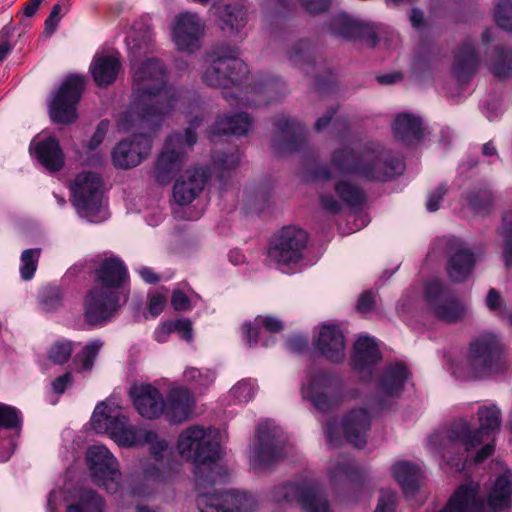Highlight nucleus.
<instances>
[{
	"label": "nucleus",
	"mask_w": 512,
	"mask_h": 512,
	"mask_svg": "<svg viewBox=\"0 0 512 512\" xmlns=\"http://www.w3.org/2000/svg\"><path fill=\"white\" fill-rule=\"evenodd\" d=\"M133 92L129 108L118 120L122 132H134L132 140L119 142L112 152L115 166L129 169L139 165L150 153L152 140L148 133L156 131L164 118L182 104L186 91L167 86L163 63L154 58L133 64Z\"/></svg>",
	"instance_id": "f257e3e1"
},
{
	"label": "nucleus",
	"mask_w": 512,
	"mask_h": 512,
	"mask_svg": "<svg viewBox=\"0 0 512 512\" xmlns=\"http://www.w3.org/2000/svg\"><path fill=\"white\" fill-rule=\"evenodd\" d=\"M221 435L218 429L192 425L178 436L176 448L182 458L194 464L199 512H255L257 501L245 491H221L215 485L227 477L219 462Z\"/></svg>",
	"instance_id": "f03ea898"
},
{
	"label": "nucleus",
	"mask_w": 512,
	"mask_h": 512,
	"mask_svg": "<svg viewBox=\"0 0 512 512\" xmlns=\"http://www.w3.org/2000/svg\"><path fill=\"white\" fill-rule=\"evenodd\" d=\"M237 48H218L207 57V66L202 72V81L221 88L223 98L232 107L262 106L282 97L285 83L273 76L251 82L248 66L239 57Z\"/></svg>",
	"instance_id": "7ed1b4c3"
},
{
	"label": "nucleus",
	"mask_w": 512,
	"mask_h": 512,
	"mask_svg": "<svg viewBox=\"0 0 512 512\" xmlns=\"http://www.w3.org/2000/svg\"><path fill=\"white\" fill-rule=\"evenodd\" d=\"M478 419V430L472 431L467 420L459 419L448 429L436 431L429 437V445L456 471L465 469L468 452L476 446L484 443L475 455V463L483 462L494 451L495 433L500 427V411L494 405L482 407L478 410Z\"/></svg>",
	"instance_id": "20e7f679"
},
{
	"label": "nucleus",
	"mask_w": 512,
	"mask_h": 512,
	"mask_svg": "<svg viewBox=\"0 0 512 512\" xmlns=\"http://www.w3.org/2000/svg\"><path fill=\"white\" fill-rule=\"evenodd\" d=\"M404 162L390 157L376 143L343 146L333 151L330 168L322 167L313 172L315 181H329L343 175H355L369 181H388L400 175Z\"/></svg>",
	"instance_id": "39448f33"
},
{
	"label": "nucleus",
	"mask_w": 512,
	"mask_h": 512,
	"mask_svg": "<svg viewBox=\"0 0 512 512\" xmlns=\"http://www.w3.org/2000/svg\"><path fill=\"white\" fill-rule=\"evenodd\" d=\"M127 281L128 271L121 259L110 257L99 264L95 270V285L89 290L84 301L85 319L90 325L106 324L126 303Z\"/></svg>",
	"instance_id": "423d86ee"
},
{
	"label": "nucleus",
	"mask_w": 512,
	"mask_h": 512,
	"mask_svg": "<svg viewBox=\"0 0 512 512\" xmlns=\"http://www.w3.org/2000/svg\"><path fill=\"white\" fill-rule=\"evenodd\" d=\"M479 489L474 482L460 485L440 512H497L510 507L512 472L508 470L497 477L487 503L479 496Z\"/></svg>",
	"instance_id": "0eeeda50"
},
{
	"label": "nucleus",
	"mask_w": 512,
	"mask_h": 512,
	"mask_svg": "<svg viewBox=\"0 0 512 512\" xmlns=\"http://www.w3.org/2000/svg\"><path fill=\"white\" fill-rule=\"evenodd\" d=\"M120 410L121 406L115 397L100 402L91 417L92 428L97 433H107L119 447L143 446L148 429L142 425L131 424Z\"/></svg>",
	"instance_id": "6e6552de"
},
{
	"label": "nucleus",
	"mask_w": 512,
	"mask_h": 512,
	"mask_svg": "<svg viewBox=\"0 0 512 512\" xmlns=\"http://www.w3.org/2000/svg\"><path fill=\"white\" fill-rule=\"evenodd\" d=\"M388 406L386 400L372 399L368 401L366 407L351 410L341 424L336 419H330L325 426L328 445L336 447L345 439L355 447L362 448L366 444L372 415L383 411Z\"/></svg>",
	"instance_id": "1a4fd4ad"
},
{
	"label": "nucleus",
	"mask_w": 512,
	"mask_h": 512,
	"mask_svg": "<svg viewBox=\"0 0 512 512\" xmlns=\"http://www.w3.org/2000/svg\"><path fill=\"white\" fill-rule=\"evenodd\" d=\"M328 31L331 35L342 39L361 40L371 48L383 46L390 49L398 41V35L388 26L365 23L346 13L334 15L329 23Z\"/></svg>",
	"instance_id": "9d476101"
},
{
	"label": "nucleus",
	"mask_w": 512,
	"mask_h": 512,
	"mask_svg": "<svg viewBox=\"0 0 512 512\" xmlns=\"http://www.w3.org/2000/svg\"><path fill=\"white\" fill-rule=\"evenodd\" d=\"M200 120L196 117L191 126L185 130L184 135L173 133L169 135L162 151L157 157L154 169V178L160 184H168L175 175L182 169L186 162L187 151L197 141L195 129L199 126Z\"/></svg>",
	"instance_id": "9b49d317"
},
{
	"label": "nucleus",
	"mask_w": 512,
	"mask_h": 512,
	"mask_svg": "<svg viewBox=\"0 0 512 512\" xmlns=\"http://www.w3.org/2000/svg\"><path fill=\"white\" fill-rule=\"evenodd\" d=\"M73 205L81 218L100 223L109 217L100 177L91 172L80 173L71 185Z\"/></svg>",
	"instance_id": "f8f14e48"
},
{
	"label": "nucleus",
	"mask_w": 512,
	"mask_h": 512,
	"mask_svg": "<svg viewBox=\"0 0 512 512\" xmlns=\"http://www.w3.org/2000/svg\"><path fill=\"white\" fill-rule=\"evenodd\" d=\"M287 438L283 430L272 420L259 423L249 449V461L255 471L271 468L283 456Z\"/></svg>",
	"instance_id": "ddd939ff"
},
{
	"label": "nucleus",
	"mask_w": 512,
	"mask_h": 512,
	"mask_svg": "<svg viewBox=\"0 0 512 512\" xmlns=\"http://www.w3.org/2000/svg\"><path fill=\"white\" fill-rule=\"evenodd\" d=\"M271 500L276 503L296 502L303 512H332L320 485L308 477L297 478L275 487L271 491Z\"/></svg>",
	"instance_id": "4468645a"
},
{
	"label": "nucleus",
	"mask_w": 512,
	"mask_h": 512,
	"mask_svg": "<svg viewBox=\"0 0 512 512\" xmlns=\"http://www.w3.org/2000/svg\"><path fill=\"white\" fill-rule=\"evenodd\" d=\"M307 241L308 235L303 229L295 226L284 227L270 241L268 260L283 273H289L303 258Z\"/></svg>",
	"instance_id": "2eb2a0df"
},
{
	"label": "nucleus",
	"mask_w": 512,
	"mask_h": 512,
	"mask_svg": "<svg viewBox=\"0 0 512 512\" xmlns=\"http://www.w3.org/2000/svg\"><path fill=\"white\" fill-rule=\"evenodd\" d=\"M302 398L311 402L319 411L325 412L342 399V383L334 374L322 369L311 368L306 372L301 385Z\"/></svg>",
	"instance_id": "dca6fc26"
},
{
	"label": "nucleus",
	"mask_w": 512,
	"mask_h": 512,
	"mask_svg": "<svg viewBox=\"0 0 512 512\" xmlns=\"http://www.w3.org/2000/svg\"><path fill=\"white\" fill-rule=\"evenodd\" d=\"M468 365L473 378H482L504 371L507 368V362L498 339L492 334H484L471 342Z\"/></svg>",
	"instance_id": "f3484780"
},
{
	"label": "nucleus",
	"mask_w": 512,
	"mask_h": 512,
	"mask_svg": "<svg viewBox=\"0 0 512 512\" xmlns=\"http://www.w3.org/2000/svg\"><path fill=\"white\" fill-rule=\"evenodd\" d=\"M85 86V78L80 75H71L64 79L59 90L49 103L51 119L56 123L70 124L78 116L79 103Z\"/></svg>",
	"instance_id": "a211bd4d"
},
{
	"label": "nucleus",
	"mask_w": 512,
	"mask_h": 512,
	"mask_svg": "<svg viewBox=\"0 0 512 512\" xmlns=\"http://www.w3.org/2000/svg\"><path fill=\"white\" fill-rule=\"evenodd\" d=\"M86 461L94 482L107 492L120 488L121 473L114 455L104 445H92L86 451Z\"/></svg>",
	"instance_id": "6ab92c4d"
},
{
	"label": "nucleus",
	"mask_w": 512,
	"mask_h": 512,
	"mask_svg": "<svg viewBox=\"0 0 512 512\" xmlns=\"http://www.w3.org/2000/svg\"><path fill=\"white\" fill-rule=\"evenodd\" d=\"M205 24L191 12L180 13L172 25V40L179 51L194 53L201 47Z\"/></svg>",
	"instance_id": "aec40b11"
},
{
	"label": "nucleus",
	"mask_w": 512,
	"mask_h": 512,
	"mask_svg": "<svg viewBox=\"0 0 512 512\" xmlns=\"http://www.w3.org/2000/svg\"><path fill=\"white\" fill-rule=\"evenodd\" d=\"M425 295L434 315L442 321L456 322L465 314V306L445 290L438 280L427 283Z\"/></svg>",
	"instance_id": "412c9836"
},
{
	"label": "nucleus",
	"mask_w": 512,
	"mask_h": 512,
	"mask_svg": "<svg viewBox=\"0 0 512 512\" xmlns=\"http://www.w3.org/2000/svg\"><path fill=\"white\" fill-rule=\"evenodd\" d=\"M440 243L449 255L447 264L449 278L454 282L465 281L473 271L476 256L465 243L458 238H443L440 240Z\"/></svg>",
	"instance_id": "4be33fe9"
},
{
	"label": "nucleus",
	"mask_w": 512,
	"mask_h": 512,
	"mask_svg": "<svg viewBox=\"0 0 512 512\" xmlns=\"http://www.w3.org/2000/svg\"><path fill=\"white\" fill-rule=\"evenodd\" d=\"M313 344L315 349L332 363H341L346 357L345 337L338 325H321Z\"/></svg>",
	"instance_id": "5701e85b"
},
{
	"label": "nucleus",
	"mask_w": 512,
	"mask_h": 512,
	"mask_svg": "<svg viewBox=\"0 0 512 512\" xmlns=\"http://www.w3.org/2000/svg\"><path fill=\"white\" fill-rule=\"evenodd\" d=\"M381 360V354L374 338L360 336L354 343L351 366L365 381L373 377L376 365Z\"/></svg>",
	"instance_id": "b1692460"
},
{
	"label": "nucleus",
	"mask_w": 512,
	"mask_h": 512,
	"mask_svg": "<svg viewBox=\"0 0 512 512\" xmlns=\"http://www.w3.org/2000/svg\"><path fill=\"white\" fill-rule=\"evenodd\" d=\"M276 133L273 146L280 153H291L299 151L307 139L305 126L293 119L282 116L276 122Z\"/></svg>",
	"instance_id": "393cba45"
},
{
	"label": "nucleus",
	"mask_w": 512,
	"mask_h": 512,
	"mask_svg": "<svg viewBox=\"0 0 512 512\" xmlns=\"http://www.w3.org/2000/svg\"><path fill=\"white\" fill-rule=\"evenodd\" d=\"M130 397L136 411L144 418L156 419L165 410V400L160 391L151 384L134 385Z\"/></svg>",
	"instance_id": "a878e982"
},
{
	"label": "nucleus",
	"mask_w": 512,
	"mask_h": 512,
	"mask_svg": "<svg viewBox=\"0 0 512 512\" xmlns=\"http://www.w3.org/2000/svg\"><path fill=\"white\" fill-rule=\"evenodd\" d=\"M171 470V464H159L152 458L139 460L137 481H134L132 492L138 496L148 495L152 489L164 481Z\"/></svg>",
	"instance_id": "bb28decb"
},
{
	"label": "nucleus",
	"mask_w": 512,
	"mask_h": 512,
	"mask_svg": "<svg viewBox=\"0 0 512 512\" xmlns=\"http://www.w3.org/2000/svg\"><path fill=\"white\" fill-rule=\"evenodd\" d=\"M208 179V171L204 168L187 170L173 187V197L179 205L190 204L203 190Z\"/></svg>",
	"instance_id": "cd10ccee"
},
{
	"label": "nucleus",
	"mask_w": 512,
	"mask_h": 512,
	"mask_svg": "<svg viewBox=\"0 0 512 512\" xmlns=\"http://www.w3.org/2000/svg\"><path fill=\"white\" fill-rule=\"evenodd\" d=\"M30 151L51 172L59 171L64 165V154L55 137H35L30 144Z\"/></svg>",
	"instance_id": "c85d7f7f"
},
{
	"label": "nucleus",
	"mask_w": 512,
	"mask_h": 512,
	"mask_svg": "<svg viewBox=\"0 0 512 512\" xmlns=\"http://www.w3.org/2000/svg\"><path fill=\"white\" fill-rule=\"evenodd\" d=\"M213 9L225 32H239L247 22V6L243 0H221Z\"/></svg>",
	"instance_id": "c756f323"
},
{
	"label": "nucleus",
	"mask_w": 512,
	"mask_h": 512,
	"mask_svg": "<svg viewBox=\"0 0 512 512\" xmlns=\"http://www.w3.org/2000/svg\"><path fill=\"white\" fill-rule=\"evenodd\" d=\"M329 479L333 486L362 485L366 474L349 456L340 455L332 460L328 470Z\"/></svg>",
	"instance_id": "7c9ffc66"
},
{
	"label": "nucleus",
	"mask_w": 512,
	"mask_h": 512,
	"mask_svg": "<svg viewBox=\"0 0 512 512\" xmlns=\"http://www.w3.org/2000/svg\"><path fill=\"white\" fill-rule=\"evenodd\" d=\"M262 328H265L268 332H278L283 329V323L280 319L273 316H258L253 323H244L242 331L249 346H254L261 342L264 347H268L274 342L271 336L265 335Z\"/></svg>",
	"instance_id": "2f4dec72"
},
{
	"label": "nucleus",
	"mask_w": 512,
	"mask_h": 512,
	"mask_svg": "<svg viewBox=\"0 0 512 512\" xmlns=\"http://www.w3.org/2000/svg\"><path fill=\"white\" fill-rule=\"evenodd\" d=\"M194 397L186 388L171 389L168 403L165 404V414L172 423H181L187 420L193 412Z\"/></svg>",
	"instance_id": "473e14b6"
},
{
	"label": "nucleus",
	"mask_w": 512,
	"mask_h": 512,
	"mask_svg": "<svg viewBox=\"0 0 512 512\" xmlns=\"http://www.w3.org/2000/svg\"><path fill=\"white\" fill-rule=\"evenodd\" d=\"M90 70L97 85L106 87L112 84L120 70L118 54L97 53L93 58Z\"/></svg>",
	"instance_id": "72a5a7b5"
},
{
	"label": "nucleus",
	"mask_w": 512,
	"mask_h": 512,
	"mask_svg": "<svg viewBox=\"0 0 512 512\" xmlns=\"http://www.w3.org/2000/svg\"><path fill=\"white\" fill-rule=\"evenodd\" d=\"M407 379L408 370L403 363L389 364L379 379V389L387 397L397 398L402 394Z\"/></svg>",
	"instance_id": "f704fd0d"
},
{
	"label": "nucleus",
	"mask_w": 512,
	"mask_h": 512,
	"mask_svg": "<svg viewBox=\"0 0 512 512\" xmlns=\"http://www.w3.org/2000/svg\"><path fill=\"white\" fill-rule=\"evenodd\" d=\"M479 57L473 43L465 41L458 48L453 64V73L461 83L466 82L476 72Z\"/></svg>",
	"instance_id": "c9c22d12"
},
{
	"label": "nucleus",
	"mask_w": 512,
	"mask_h": 512,
	"mask_svg": "<svg viewBox=\"0 0 512 512\" xmlns=\"http://www.w3.org/2000/svg\"><path fill=\"white\" fill-rule=\"evenodd\" d=\"M252 118L244 112L217 118L211 127L212 135H245L252 127Z\"/></svg>",
	"instance_id": "e433bc0d"
},
{
	"label": "nucleus",
	"mask_w": 512,
	"mask_h": 512,
	"mask_svg": "<svg viewBox=\"0 0 512 512\" xmlns=\"http://www.w3.org/2000/svg\"><path fill=\"white\" fill-rule=\"evenodd\" d=\"M149 446L151 458L159 464H171L173 450L170 443L160 437L154 430L148 429L143 439V445Z\"/></svg>",
	"instance_id": "4c0bfd02"
},
{
	"label": "nucleus",
	"mask_w": 512,
	"mask_h": 512,
	"mask_svg": "<svg viewBox=\"0 0 512 512\" xmlns=\"http://www.w3.org/2000/svg\"><path fill=\"white\" fill-rule=\"evenodd\" d=\"M391 472L406 497L416 491V466L410 461H398L391 467Z\"/></svg>",
	"instance_id": "58836bf2"
},
{
	"label": "nucleus",
	"mask_w": 512,
	"mask_h": 512,
	"mask_svg": "<svg viewBox=\"0 0 512 512\" xmlns=\"http://www.w3.org/2000/svg\"><path fill=\"white\" fill-rule=\"evenodd\" d=\"M104 499L90 489H80L77 501L67 507L66 512H105Z\"/></svg>",
	"instance_id": "ea45409f"
},
{
	"label": "nucleus",
	"mask_w": 512,
	"mask_h": 512,
	"mask_svg": "<svg viewBox=\"0 0 512 512\" xmlns=\"http://www.w3.org/2000/svg\"><path fill=\"white\" fill-rule=\"evenodd\" d=\"M393 135L403 145L411 144L416 139V117L411 113H400L396 116Z\"/></svg>",
	"instance_id": "a19ab883"
},
{
	"label": "nucleus",
	"mask_w": 512,
	"mask_h": 512,
	"mask_svg": "<svg viewBox=\"0 0 512 512\" xmlns=\"http://www.w3.org/2000/svg\"><path fill=\"white\" fill-rule=\"evenodd\" d=\"M288 60L291 65L300 68L306 74L310 73V70H314V56L307 41L300 40L293 44L288 53Z\"/></svg>",
	"instance_id": "79ce46f5"
},
{
	"label": "nucleus",
	"mask_w": 512,
	"mask_h": 512,
	"mask_svg": "<svg viewBox=\"0 0 512 512\" xmlns=\"http://www.w3.org/2000/svg\"><path fill=\"white\" fill-rule=\"evenodd\" d=\"M492 59L488 63L489 71L498 78L512 76V51L495 47L492 51Z\"/></svg>",
	"instance_id": "37998d69"
},
{
	"label": "nucleus",
	"mask_w": 512,
	"mask_h": 512,
	"mask_svg": "<svg viewBox=\"0 0 512 512\" xmlns=\"http://www.w3.org/2000/svg\"><path fill=\"white\" fill-rule=\"evenodd\" d=\"M339 199L352 208L361 207L365 201L364 191L350 181L340 180L335 185Z\"/></svg>",
	"instance_id": "c03bdc74"
},
{
	"label": "nucleus",
	"mask_w": 512,
	"mask_h": 512,
	"mask_svg": "<svg viewBox=\"0 0 512 512\" xmlns=\"http://www.w3.org/2000/svg\"><path fill=\"white\" fill-rule=\"evenodd\" d=\"M465 200L472 212L477 215L488 214L493 205L492 193L486 187H481L469 192L465 196Z\"/></svg>",
	"instance_id": "a18cd8bd"
},
{
	"label": "nucleus",
	"mask_w": 512,
	"mask_h": 512,
	"mask_svg": "<svg viewBox=\"0 0 512 512\" xmlns=\"http://www.w3.org/2000/svg\"><path fill=\"white\" fill-rule=\"evenodd\" d=\"M501 235L503 236V259L507 267L512 265V208L502 216Z\"/></svg>",
	"instance_id": "49530a36"
},
{
	"label": "nucleus",
	"mask_w": 512,
	"mask_h": 512,
	"mask_svg": "<svg viewBox=\"0 0 512 512\" xmlns=\"http://www.w3.org/2000/svg\"><path fill=\"white\" fill-rule=\"evenodd\" d=\"M183 376L184 380L196 389L207 388L215 379V374L210 369H197L194 367L186 368Z\"/></svg>",
	"instance_id": "de8ad7c7"
},
{
	"label": "nucleus",
	"mask_w": 512,
	"mask_h": 512,
	"mask_svg": "<svg viewBox=\"0 0 512 512\" xmlns=\"http://www.w3.org/2000/svg\"><path fill=\"white\" fill-rule=\"evenodd\" d=\"M41 250L27 249L24 250L20 257V275L25 281L31 280L37 270L38 261L40 258Z\"/></svg>",
	"instance_id": "09e8293b"
},
{
	"label": "nucleus",
	"mask_w": 512,
	"mask_h": 512,
	"mask_svg": "<svg viewBox=\"0 0 512 512\" xmlns=\"http://www.w3.org/2000/svg\"><path fill=\"white\" fill-rule=\"evenodd\" d=\"M256 392L255 382L248 379L239 381L230 390V397L237 403H247L253 399Z\"/></svg>",
	"instance_id": "8fccbe9b"
},
{
	"label": "nucleus",
	"mask_w": 512,
	"mask_h": 512,
	"mask_svg": "<svg viewBox=\"0 0 512 512\" xmlns=\"http://www.w3.org/2000/svg\"><path fill=\"white\" fill-rule=\"evenodd\" d=\"M494 17L501 29L512 31V0H499L495 7Z\"/></svg>",
	"instance_id": "3c124183"
},
{
	"label": "nucleus",
	"mask_w": 512,
	"mask_h": 512,
	"mask_svg": "<svg viewBox=\"0 0 512 512\" xmlns=\"http://www.w3.org/2000/svg\"><path fill=\"white\" fill-rule=\"evenodd\" d=\"M102 346L103 343L100 340H94L83 347L81 353L76 356V361L81 363L83 370H90L93 367Z\"/></svg>",
	"instance_id": "603ef678"
},
{
	"label": "nucleus",
	"mask_w": 512,
	"mask_h": 512,
	"mask_svg": "<svg viewBox=\"0 0 512 512\" xmlns=\"http://www.w3.org/2000/svg\"><path fill=\"white\" fill-rule=\"evenodd\" d=\"M62 294L58 287H47L40 294V306L44 311L51 312L61 306Z\"/></svg>",
	"instance_id": "864d4df0"
},
{
	"label": "nucleus",
	"mask_w": 512,
	"mask_h": 512,
	"mask_svg": "<svg viewBox=\"0 0 512 512\" xmlns=\"http://www.w3.org/2000/svg\"><path fill=\"white\" fill-rule=\"evenodd\" d=\"M73 351L72 343L67 340L55 342L49 352V359L55 364H63L69 360Z\"/></svg>",
	"instance_id": "5fc2aeb1"
},
{
	"label": "nucleus",
	"mask_w": 512,
	"mask_h": 512,
	"mask_svg": "<svg viewBox=\"0 0 512 512\" xmlns=\"http://www.w3.org/2000/svg\"><path fill=\"white\" fill-rule=\"evenodd\" d=\"M21 425V412L10 405L0 403V427L17 428Z\"/></svg>",
	"instance_id": "6e6d98bb"
},
{
	"label": "nucleus",
	"mask_w": 512,
	"mask_h": 512,
	"mask_svg": "<svg viewBox=\"0 0 512 512\" xmlns=\"http://www.w3.org/2000/svg\"><path fill=\"white\" fill-rule=\"evenodd\" d=\"M240 161V156L237 151L229 154H217L213 157V164L216 169L224 172L234 169Z\"/></svg>",
	"instance_id": "4d7b16f0"
},
{
	"label": "nucleus",
	"mask_w": 512,
	"mask_h": 512,
	"mask_svg": "<svg viewBox=\"0 0 512 512\" xmlns=\"http://www.w3.org/2000/svg\"><path fill=\"white\" fill-rule=\"evenodd\" d=\"M396 504V493L390 490H382L375 512H394Z\"/></svg>",
	"instance_id": "13d9d810"
},
{
	"label": "nucleus",
	"mask_w": 512,
	"mask_h": 512,
	"mask_svg": "<svg viewBox=\"0 0 512 512\" xmlns=\"http://www.w3.org/2000/svg\"><path fill=\"white\" fill-rule=\"evenodd\" d=\"M335 109L334 108H331L329 109L325 115L323 117H320L316 123H315V129L318 131V132H321L323 131L324 129H326L330 124H332V126L337 129V130H340L341 127L343 128H346L347 126V123L346 122H343V121H340L338 119H334V114H335Z\"/></svg>",
	"instance_id": "bf43d9fd"
},
{
	"label": "nucleus",
	"mask_w": 512,
	"mask_h": 512,
	"mask_svg": "<svg viewBox=\"0 0 512 512\" xmlns=\"http://www.w3.org/2000/svg\"><path fill=\"white\" fill-rule=\"evenodd\" d=\"M446 192V186L441 184L428 194L426 208L429 212H435L439 209V204Z\"/></svg>",
	"instance_id": "052dcab7"
},
{
	"label": "nucleus",
	"mask_w": 512,
	"mask_h": 512,
	"mask_svg": "<svg viewBox=\"0 0 512 512\" xmlns=\"http://www.w3.org/2000/svg\"><path fill=\"white\" fill-rule=\"evenodd\" d=\"M173 332H177L181 339L190 342L192 341V323L189 319L181 318L172 321Z\"/></svg>",
	"instance_id": "680f3d73"
},
{
	"label": "nucleus",
	"mask_w": 512,
	"mask_h": 512,
	"mask_svg": "<svg viewBox=\"0 0 512 512\" xmlns=\"http://www.w3.org/2000/svg\"><path fill=\"white\" fill-rule=\"evenodd\" d=\"M167 297L166 295L156 292L149 297L148 309L149 313L156 317L160 315L166 305Z\"/></svg>",
	"instance_id": "e2e57ef3"
},
{
	"label": "nucleus",
	"mask_w": 512,
	"mask_h": 512,
	"mask_svg": "<svg viewBox=\"0 0 512 512\" xmlns=\"http://www.w3.org/2000/svg\"><path fill=\"white\" fill-rule=\"evenodd\" d=\"M108 129H109V122L107 120H102L98 124V126H97V128H96V130H95V132H94V134H93V136L91 138V140L88 143V149L89 150L96 149L102 143V141L104 140L105 135H106Z\"/></svg>",
	"instance_id": "0e129e2a"
},
{
	"label": "nucleus",
	"mask_w": 512,
	"mask_h": 512,
	"mask_svg": "<svg viewBox=\"0 0 512 512\" xmlns=\"http://www.w3.org/2000/svg\"><path fill=\"white\" fill-rule=\"evenodd\" d=\"M303 8L310 14H319L329 8L331 0H300Z\"/></svg>",
	"instance_id": "69168bd1"
},
{
	"label": "nucleus",
	"mask_w": 512,
	"mask_h": 512,
	"mask_svg": "<svg viewBox=\"0 0 512 512\" xmlns=\"http://www.w3.org/2000/svg\"><path fill=\"white\" fill-rule=\"evenodd\" d=\"M171 304L173 308L177 311H186L189 310L190 299L188 296L182 292L181 290H174L171 297Z\"/></svg>",
	"instance_id": "338daca9"
},
{
	"label": "nucleus",
	"mask_w": 512,
	"mask_h": 512,
	"mask_svg": "<svg viewBox=\"0 0 512 512\" xmlns=\"http://www.w3.org/2000/svg\"><path fill=\"white\" fill-rule=\"evenodd\" d=\"M61 6L59 4H55L48 16V18L45 21V31L48 34L54 33L56 30L58 23L61 19Z\"/></svg>",
	"instance_id": "774afa93"
}]
</instances>
